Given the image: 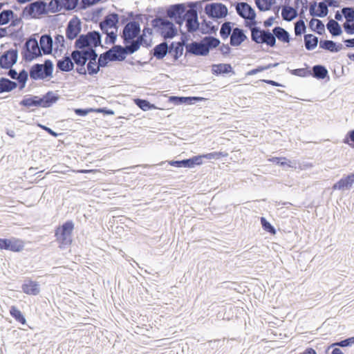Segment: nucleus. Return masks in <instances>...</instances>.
<instances>
[{
	"mask_svg": "<svg viewBox=\"0 0 354 354\" xmlns=\"http://www.w3.org/2000/svg\"><path fill=\"white\" fill-rule=\"evenodd\" d=\"M53 72V64L50 59H46L44 64H35L29 71L30 79L32 80H45L51 77Z\"/></svg>",
	"mask_w": 354,
	"mask_h": 354,
	"instance_id": "1",
	"label": "nucleus"
},
{
	"mask_svg": "<svg viewBox=\"0 0 354 354\" xmlns=\"http://www.w3.org/2000/svg\"><path fill=\"white\" fill-rule=\"evenodd\" d=\"M251 40L257 44H266L270 47H274L276 39L269 29H261L260 27H250Z\"/></svg>",
	"mask_w": 354,
	"mask_h": 354,
	"instance_id": "2",
	"label": "nucleus"
},
{
	"mask_svg": "<svg viewBox=\"0 0 354 354\" xmlns=\"http://www.w3.org/2000/svg\"><path fill=\"white\" fill-rule=\"evenodd\" d=\"M48 13L47 3L43 0H37L26 6L21 15L25 19H39Z\"/></svg>",
	"mask_w": 354,
	"mask_h": 354,
	"instance_id": "3",
	"label": "nucleus"
},
{
	"mask_svg": "<svg viewBox=\"0 0 354 354\" xmlns=\"http://www.w3.org/2000/svg\"><path fill=\"white\" fill-rule=\"evenodd\" d=\"M151 25L154 28H158L160 31L161 35L165 39H172L178 33L174 24L171 21L161 17H157L153 19Z\"/></svg>",
	"mask_w": 354,
	"mask_h": 354,
	"instance_id": "4",
	"label": "nucleus"
},
{
	"mask_svg": "<svg viewBox=\"0 0 354 354\" xmlns=\"http://www.w3.org/2000/svg\"><path fill=\"white\" fill-rule=\"evenodd\" d=\"M41 48L39 46L37 40L30 37L25 42L21 50V55L26 62H31L34 59L41 55Z\"/></svg>",
	"mask_w": 354,
	"mask_h": 354,
	"instance_id": "5",
	"label": "nucleus"
},
{
	"mask_svg": "<svg viewBox=\"0 0 354 354\" xmlns=\"http://www.w3.org/2000/svg\"><path fill=\"white\" fill-rule=\"evenodd\" d=\"M74 223L72 221H67L55 230L57 241L62 245H70L72 242V232Z\"/></svg>",
	"mask_w": 354,
	"mask_h": 354,
	"instance_id": "6",
	"label": "nucleus"
},
{
	"mask_svg": "<svg viewBox=\"0 0 354 354\" xmlns=\"http://www.w3.org/2000/svg\"><path fill=\"white\" fill-rule=\"evenodd\" d=\"M136 48V46L130 47L127 44H124V46L114 45L108 50L111 56L112 62H122L126 59L127 55L133 54Z\"/></svg>",
	"mask_w": 354,
	"mask_h": 354,
	"instance_id": "7",
	"label": "nucleus"
},
{
	"mask_svg": "<svg viewBox=\"0 0 354 354\" xmlns=\"http://www.w3.org/2000/svg\"><path fill=\"white\" fill-rule=\"evenodd\" d=\"M140 33V26L139 21L134 20L127 23L124 26L121 35L123 39V44H129L132 40L135 39Z\"/></svg>",
	"mask_w": 354,
	"mask_h": 354,
	"instance_id": "8",
	"label": "nucleus"
},
{
	"mask_svg": "<svg viewBox=\"0 0 354 354\" xmlns=\"http://www.w3.org/2000/svg\"><path fill=\"white\" fill-rule=\"evenodd\" d=\"M205 12L211 19H222L227 15V8L223 3H212L205 6Z\"/></svg>",
	"mask_w": 354,
	"mask_h": 354,
	"instance_id": "9",
	"label": "nucleus"
},
{
	"mask_svg": "<svg viewBox=\"0 0 354 354\" xmlns=\"http://www.w3.org/2000/svg\"><path fill=\"white\" fill-rule=\"evenodd\" d=\"M188 54L196 56H206L208 53V48H206L203 39L200 41H192L187 46L185 56Z\"/></svg>",
	"mask_w": 354,
	"mask_h": 354,
	"instance_id": "10",
	"label": "nucleus"
},
{
	"mask_svg": "<svg viewBox=\"0 0 354 354\" xmlns=\"http://www.w3.org/2000/svg\"><path fill=\"white\" fill-rule=\"evenodd\" d=\"M18 52L17 49H10L4 52L0 57V67L8 69L17 62Z\"/></svg>",
	"mask_w": 354,
	"mask_h": 354,
	"instance_id": "11",
	"label": "nucleus"
},
{
	"mask_svg": "<svg viewBox=\"0 0 354 354\" xmlns=\"http://www.w3.org/2000/svg\"><path fill=\"white\" fill-rule=\"evenodd\" d=\"M95 49L86 48V50H74L71 53V57L74 64H86L91 58V55L95 53Z\"/></svg>",
	"mask_w": 354,
	"mask_h": 354,
	"instance_id": "12",
	"label": "nucleus"
},
{
	"mask_svg": "<svg viewBox=\"0 0 354 354\" xmlns=\"http://www.w3.org/2000/svg\"><path fill=\"white\" fill-rule=\"evenodd\" d=\"M82 30L81 21L77 17H73L68 23L66 28V37L69 40L75 39Z\"/></svg>",
	"mask_w": 354,
	"mask_h": 354,
	"instance_id": "13",
	"label": "nucleus"
},
{
	"mask_svg": "<svg viewBox=\"0 0 354 354\" xmlns=\"http://www.w3.org/2000/svg\"><path fill=\"white\" fill-rule=\"evenodd\" d=\"M237 14L245 20H253L256 19L255 10L246 2L238 3L236 6Z\"/></svg>",
	"mask_w": 354,
	"mask_h": 354,
	"instance_id": "14",
	"label": "nucleus"
},
{
	"mask_svg": "<svg viewBox=\"0 0 354 354\" xmlns=\"http://www.w3.org/2000/svg\"><path fill=\"white\" fill-rule=\"evenodd\" d=\"M354 183V173L343 176L340 180L333 185L334 190L349 189Z\"/></svg>",
	"mask_w": 354,
	"mask_h": 354,
	"instance_id": "15",
	"label": "nucleus"
},
{
	"mask_svg": "<svg viewBox=\"0 0 354 354\" xmlns=\"http://www.w3.org/2000/svg\"><path fill=\"white\" fill-rule=\"evenodd\" d=\"M22 291L30 295H37L40 292V285L38 282L26 279L21 286Z\"/></svg>",
	"mask_w": 354,
	"mask_h": 354,
	"instance_id": "16",
	"label": "nucleus"
},
{
	"mask_svg": "<svg viewBox=\"0 0 354 354\" xmlns=\"http://www.w3.org/2000/svg\"><path fill=\"white\" fill-rule=\"evenodd\" d=\"M246 39H248V37L243 29L239 28H233L230 41L231 46H239Z\"/></svg>",
	"mask_w": 354,
	"mask_h": 354,
	"instance_id": "17",
	"label": "nucleus"
},
{
	"mask_svg": "<svg viewBox=\"0 0 354 354\" xmlns=\"http://www.w3.org/2000/svg\"><path fill=\"white\" fill-rule=\"evenodd\" d=\"M59 98V96L57 93H54L53 91H48L42 97H39L41 107H50L53 104L57 102Z\"/></svg>",
	"mask_w": 354,
	"mask_h": 354,
	"instance_id": "18",
	"label": "nucleus"
},
{
	"mask_svg": "<svg viewBox=\"0 0 354 354\" xmlns=\"http://www.w3.org/2000/svg\"><path fill=\"white\" fill-rule=\"evenodd\" d=\"M57 68L63 72H70L74 68V62L72 57L64 55L62 59L57 60Z\"/></svg>",
	"mask_w": 354,
	"mask_h": 354,
	"instance_id": "19",
	"label": "nucleus"
},
{
	"mask_svg": "<svg viewBox=\"0 0 354 354\" xmlns=\"http://www.w3.org/2000/svg\"><path fill=\"white\" fill-rule=\"evenodd\" d=\"M24 248V243L21 240L15 237L6 239V250L17 252L23 250Z\"/></svg>",
	"mask_w": 354,
	"mask_h": 354,
	"instance_id": "20",
	"label": "nucleus"
},
{
	"mask_svg": "<svg viewBox=\"0 0 354 354\" xmlns=\"http://www.w3.org/2000/svg\"><path fill=\"white\" fill-rule=\"evenodd\" d=\"M169 45L167 41H162L155 46L152 50V54L157 59H162L167 54H169Z\"/></svg>",
	"mask_w": 354,
	"mask_h": 354,
	"instance_id": "21",
	"label": "nucleus"
},
{
	"mask_svg": "<svg viewBox=\"0 0 354 354\" xmlns=\"http://www.w3.org/2000/svg\"><path fill=\"white\" fill-rule=\"evenodd\" d=\"M319 48L330 53H337L343 48V45L333 40L321 39L319 41Z\"/></svg>",
	"mask_w": 354,
	"mask_h": 354,
	"instance_id": "22",
	"label": "nucleus"
},
{
	"mask_svg": "<svg viewBox=\"0 0 354 354\" xmlns=\"http://www.w3.org/2000/svg\"><path fill=\"white\" fill-rule=\"evenodd\" d=\"M185 10L186 7L184 3H176L169 7L167 10V15L170 19H174L183 15L185 12Z\"/></svg>",
	"mask_w": 354,
	"mask_h": 354,
	"instance_id": "23",
	"label": "nucleus"
},
{
	"mask_svg": "<svg viewBox=\"0 0 354 354\" xmlns=\"http://www.w3.org/2000/svg\"><path fill=\"white\" fill-rule=\"evenodd\" d=\"M53 39L49 35H43L40 37L39 44L41 50L44 55L50 54L53 50Z\"/></svg>",
	"mask_w": 354,
	"mask_h": 354,
	"instance_id": "24",
	"label": "nucleus"
},
{
	"mask_svg": "<svg viewBox=\"0 0 354 354\" xmlns=\"http://www.w3.org/2000/svg\"><path fill=\"white\" fill-rule=\"evenodd\" d=\"M169 55L172 56L173 62H176L182 56L184 46L180 44V43L172 41L169 45Z\"/></svg>",
	"mask_w": 354,
	"mask_h": 354,
	"instance_id": "25",
	"label": "nucleus"
},
{
	"mask_svg": "<svg viewBox=\"0 0 354 354\" xmlns=\"http://www.w3.org/2000/svg\"><path fill=\"white\" fill-rule=\"evenodd\" d=\"M272 33L273 34L274 39L277 38L283 43H289L290 41L289 32L282 27H274L272 30Z\"/></svg>",
	"mask_w": 354,
	"mask_h": 354,
	"instance_id": "26",
	"label": "nucleus"
},
{
	"mask_svg": "<svg viewBox=\"0 0 354 354\" xmlns=\"http://www.w3.org/2000/svg\"><path fill=\"white\" fill-rule=\"evenodd\" d=\"M88 40L89 41L90 48L95 49L96 47L101 45L102 36L101 34L96 30L88 32L86 34Z\"/></svg>",
	"mask_w": 354,
	"mask_h": 354,
	"instance_id": "27",
	"label": "nucleus"
},
{
	"mask_svg": "<svg viewBox=\"0 0 354 354\" xmlns=\"http://www.w3.org/2000/svg\"><path fill=\"white\" fill-rule=\"evenodd\" d=\"M212 73L215 75H220L233 73V69L230 64H218L212 65Z\"/></svg>",
	"mask_w": 354,
	"mask_h": 354,
	"instance_id": "28",
	"label": "nucleus"
},
{
	"mask_svg": "<svg viewBox=\"0 0 354 354\" xmlns=\"http://www.w3.org/2000/svg\"><path fill=\"white\" fill-rule=\"evenodd\" d=\"M98 57V55L95 52V53L91 55V58L88 59L86 68L88 73L90 75H96L100 71V68L97 65V62H96Z\"/></svg>",
	"mask_w": 354,
	"mask_h": 354,
	"instance_id": "29",
	"label": "nucleus"
},
{
	"mask_svg": "<svg viewBox=\"0 0 354 354\" xmlns=\"http://www.w3.org/2000/svg\"><path fill=\"white\" fill-rule=\"evenodd\" d=\"M310 71L311 73L310 75H312L313 77L318 80H324L328 76V74L326 68L324 66L319 64L313 66Z\"/></svg>",
	"mask_w": 354,
	"mask_h": 354,
	"instance_id": "30",
	"label": "nucleus"
},
{
	"mask_svg": "<svg viewBox=\"0 0 354 354\" xmlns=\"http://www.w3.org/2000/svg\"><path fill=\"white\" fill-rule=\"evenodd\" d=\"M298 15L297 10L291 6H284L281 10V17L284 21H291Z\"/></svg>",
	"mask_w": 354,
	"mask_h": 354,
	"instance_id": "31",
	"label": "nucleus"
},
{
	"mask_svg": "<svg viewBox=\"0 0 354 354\" xmlns=\"http://www.w3.org/2000/svg\"><path fill=\"white\" fill-rule=\"evenodd\" d=\"M19 104L28 109L32 106L41 107L39 96L31 95L29 97H25L22 100L20 101Z\"/></svg>",
	"mask_w": 354,
	"mask_h": 354,
	"instance_id": "32",
	"label": "nucleus"
},
{
	"mask_svg": "<svg viewBox=\"0 0 354 354\" xmlns=\"http://www.w3.org/2000/svg\"><path fill=\"white\" fill-rule=\"evenodd\" d=\"M326 28L333 37H337L342 33V30L339 23L333 19H330L326 24Z\"/></svg>",
	"mask_w": 354,
	"mask_h": 354,
	"instance_id": "33",
	"label": "nucleus"
},
{
	"mask_svg": "<svg viewBox=\"0 0 354 354\" xmlns=\"http://www.w3.org/2000/svg\"><path fill=\"white\" fill-rule=\"evenodd\" d=\"M305 48L308 50H312L315 49L319 42L318 37L313 35V34H306L304 37Z\"/></svg>",
	"mask_w": 354,
	"mask_h": 354,
	"instance_id": "34",
	"label": "nucleus"
},
{
	"mask_svg": "<svg viewBox=\"0 0 354 354\" xmlns=\"http://www.w3.org/2000/svg\"><path fill=\"white\" fill-rule=\"evenodd\" d=\"M197 3L198 2H189L188 3L189 9L187 11L185 10V12L183 14L185 21L198 19Z\"/></svg>",
	"mask_w": 354,
	"mask_h": 354,
	"instance_id": "35",
	"label": "nucleus"
},
{
	"mask_svg": "<svg viewBox=\"0 0 354 354\" xmlns=\"http://www.w3.org/2000/svg\"><path fill=\"white\" fill-rule=\"evenodd\" d=\"M102 21L110 28H117L119 22V15L115 12L109 13L104 17Z\"/></svg>",
	"mask_w": 354,
	"mask_h": 354,
	"instance_id": "36",
	"label": "nucleus"
},
{
	"mask_svg": "<svg viewBox=\"0 0 354 354\" xmlns=\"http://www.w3.org/2000/svg\"><path fill=\"white\" fill-rule=\"evenodd\" d=\"M0 84L3 93L10 92L17 86V82L6 77H1Z\"/></svg>",
	"mask_w": 354,
	"mask_h": 354,
	"instance_id": "37",
	"label": "nucleus"
},
{
	"mask_svg": "<svg viewBox=\"0 0 354 354\" xmlns=\"http://www.w3.org/2000/svg\"><path fill=\"white\" fill-rule=\"evenodd\" d=\"M75 47L77 50H86L90 48L89 41L86 34L80 35L75 42Z\"/></svg>",
	"mask_w": 354,
	"mask_h": 354,
	"instance_id": "38",
	"label": "nucleus"
},
{
	"mask_svg": "<svg viewBox=\"0 0 354 354\" xmlns=\"http://www.w3.org/2000/svg\"><path fill=\"white\" fill-rule=\"evenodd\" d=\"M10 315L18 322L24 325L26 319L22 313L15 306H12L10 308Z\"/></svg>",
	"mask_w": 354,
	"mask_h": 354,
	"instance_id": "39",
	"label": "nucleus"
},
{
	"mask_svg": "<svg viewBox=\"0 0 354 354\" xmlns=\"http://www.w3.org/2000/svg\"><path fill=\"white\" fill-rule=\"evenodd\" d=\"M217 30V26L212 25L211 21L204 20L201 23L200 31L202 34H212Z\"/></svg>",
	"mask_w": 354,
	"mask_h": 354,
	"instance_id": "40",
	"label": "nucleus"
},
{
	"mask_svg": "<svg viewBox=\"0 0 354 354\" xmlns=\"http://www.w3.org/2000/svg\"><path fill=\"white\" fill-rule=\"evenodd\" d=\"M183 163L185 168H193L196 165H202L203 161H201V156L198 155L194 156L190 158L184 159Z\"/></svg>",
	"mask_w": 354,
	"mask_h": 354,
	"instance_id": "41",
	"label": "nucleus"
},
{
	"mask_svg": "<svg viewBox=\"0 0 354 354\" xmlns=\"http://www.w3.org/2000/svg\"><path fill=\"white\" fill-rule=\"evenodd\" d=\"M233 29H232V23L230 21L224 22L220 29V35L223 39H226L231 36Z\"/></svg>",
	"mask_w": 354,
	"mask_h": 354,
	"instance_id": "42",
	"label": "nucleus"
},
{
	"mask_svg": "<svg viewBox=\"0 0 354 354\" xmlns=\"http://www.w3.org/2000/svg\"><path fill=\"white\" fill-rule=\"evenodd\" d=\"M205 44L206 48H208V53L210 49L214 48L219 46L220 40L212 36H206L203 38Z\"/></svg>",
	"mask_w": 354,
	"mask_h": 354,
	"instance_id": "43",
	"label": "nucleus"
},
{
	"mask_svg": "<svg viewBox=\"0 0 354 354\" xmlns=\"http://www.w3.org/2000/svg\"><path fill=\"white\" fill-rule=\"evenodd\" d=\"M15 15L12 10H3L0 12V26L7 24Z\"/></svg>",
	"mask_w": 354,
	"mask_h": 354,
	"instance_id": "44",
	"label": "nucleus"
},
{
	"mask_svg": "<svg viewBox=\"0 0 354 354\" xmlns=\"http://www.w3.org/2000/svg\"><path fill=\"white\" fill-rule=\"evenodd\" d=\"M62 10L70 11L75 9L79 3V0H59Z\"/></svg>",
	"mask_w": 354,
	"mask_h": 354,
	"instance_id": "45",
	"label": "nucleus"
},
{
	"mask_svg": "<svg viewBox=\"0 0 354 354\" xmlns=\"http://www.w3.org/2000/svg\"><path fill=\"white\" fill-rule=\"evenodd\" d=\"M135 104L142 111H149L155 107V106L151 104L148 100L144 99L136 98L134 100Z\"/></svg>",
	"mask_w": 354,
	"mask_h": 354,
	"instance_id": "46",
	"label": "nucleus"
},
{
	"mask_svg": "<svg viewBox=\"0 0 354 354\" xmlns=\"http://www.w3.org/2000/svg\"><path fill=\"white\" fill-rule=\"evenodd\" d=\"M109 62H112V58L109 50H106L99 56L97 65L100 68L106 67Z\"/></svg>",
	"mask_w": 354,
	"mask_h": 354,
	"instance_id": "47",
	"label": "nucleus"
},
{
	"mask_svg": "<svg viewBox=\"0 0 354 354\" xmlns=\"http://www.w3.org/2000/svg\"><path fill=\"white\" fill-rule=\"evenodd\" d=\"M255 4L260 11L270 10L273 2L272 0H255Z\"/></svg>",
	"mask_w": 354,
	"mask_h": 354,
	"instance_id": "48",
	"label": "nucleus"
},
{
	"mask_svg": "<svg viewBox=\"0 0 354 354\" xmlns=\"http://www.w3.org/2000/svg\"><path fill=\"white\" fill-rule=\"evenodd\" d=\"M328 13V8L326 1H320L318 3L317 11H316L315 17L323 18Z\"/></svg>",
	"mask_w": 354,
	"mask_h": 354,
	"instance_id": "49",
	"label": "nucleus"
},
{
	"mask_svg": "<svg viewBox=\"0 0 354 354\" xmlns=\"http://www.w3.org/2000/svg\"><path fill=\"white\" fill-rule=\"evenodd\" d=\"M28 78V73L25 69H22L17 73V80L19 84V89L22 90L25 86Z\"/></svg>",
	"mask_w": 354,
	"mask_h": 354,
	"instance_id": "50",
	"label": "nucleus"
},
{
	"mask_svg": "<svg viewBox=\"0 0 354 354\" xmlns=\"http://www.w3.org/2000/svg\"><path fill=\"white\" fill-rule=\"evenodd\" d=\"M306 30L305 22L302 19L297 20L295 23V34L296 36H301Z\"/></svg>",
	"mask_w": 354,
	"mask_h": 354,
	"instance_id": "51",
	"label": "nucleus"
},
{
	"mask_svg": "<svg viewBox=\"0 0 354 354\" xmlns=\"http://www.w3.org/2000/svg\"><path fill=\"white\" fill-rule=\"evenodd\" d=\"M59 0H51L47 3V9L48 12L55 13L62 10V6Z\"/></svg>",
	"mask_w": 354,
	"mask_h": 354,
	"instance_id": "52",
	"label": "nucleus"
},
{
	"mask_svg": "<svg viewBox=\"0 0 354 354\" xmlns=\"http://www.w3.org/2000/svg\"><path fill=\"white\" fill-rule=\"evenodd\" d=\"M185 26L187 28V30L190 33H194L198 30H200V24L198 19L194 20H189L185 21Z\"/></svg>",
	"mask_w": 354,
	"mask_h": 354,
	"instance_id": "53",
	"label": "nucleus"
},
{
	"mask_svg": "<svg viewBox=\"0 0 354 354\" xmlns=\"http://www.w3.org/2000/svg\"><path fill=\"white\" fill-rule=\"evenodd\" d=\"M199 156H201V161H203V158H206L208 160H211V159L218 160V159L221 158V157L227 156V153H225V152H222V151H218V152L214 151V152L203 154V155H199Z\"/></svg>",
	"mask_w": 354,
	"mask_h": 354,
	"instance_id": "54",
	"label": "nucleus"
},
{
	"mask_svg": "<svg viewBox=\"0 0 354 354\" xmlns=\"http://www.w3.org/2000/svg\"><path fill=\"white\" fill-rule=\"evenodd\" d=\"M278 65H279V63H274V64H269L266 66H259L257 67L256 68H254V69H252L251 71H250L248 73V74L249 75H253L258 73L262 72L263 71L268 70L272 68H274V67L277 66Z\"/></svg>",
	"mask_w": 354,
	"mask_h": 354,
	"instance_id": "55",
	"label": "nucleus"
},
{
	"mask_svg": "<svg viewBox=\"0 0 354 354\" xmlns=\"http://www.w3.org/2000/svg\"><path fill=\"white\" fill-rule=\"evenodd\" d=\"M342 13L346 19V21H354V8L344 7L342 9Z\"/></svg>",
	"mask_w": 354,
	"mask_h": 354,
	"instance_id": "56",
	"label": "nucleus"
},
{
	"mask_svg": "<svg viewBox=\"0 0 354 354\" xmlns=\"http://www.w3.org/2000/svg\"><path fill=\"white\" fill-rule=\"evenodd\" d=\"M145 33H142V35L139 34L135 39L132 40L131 43L129 44L130 47L133 46H137L135 50V53L140 49V46L143 44L144 41H145Z\"/></svg>",
	"mask_w": 354,
	"mask_h": 354,
	"instance_id": "57",
	"label": "nucleus"
},
{
	"mask_svg": "<svg viewBox=\"0 0 354 354\" xmlns=\"http://www.w3.org/2000/svg\"><path fill=\"white\" fill-rule=\"evenodd\" d=\"M354 344V337H348L345 339L333 343L331 346L347 347Z\"/></svg>",
	"mask_w": 354,
	"mask_h": 354,
	"instance_id": "58",
	"label": "nucleus"
},
{
	"mask_svg": "<svg viewBox=\"0 0 354 354\" xmlns=\"http://www.w3.org/2000/svg\"><path fill=\"white\" fill-rule=\"evenodd\" d=\"M290 73L292 75L299 76V77H307L310 76L311 71L308 70L307 68H297L290 70Z\"/></svg>",
	"mask_w": 354,
	"mask_h": 354,
	"instance_id": "59",
	"label": "nucleus"
},
{
	"mask_svg": "<svg viewBox=\"0 0 354 354\" xmlns=\"http://www.w3.org/2000/svg\"><path fill=\"white\" fill-rule=\"evenodd\" d=\"M261 223L264 230L271 234L275 233L274 227L264 217L261 218Z\"/></svg>",
	"mask_w": 354,
	"mask_h": 354,
	"instance_id": "60",
	"label": "nucleus"
},
{
	"mask_svg": "<svg viewBox=\"0 0 354 354\" xmlns=\"http://www.w3.org/2000/svg\"><path fill=\"white\" fill-rule=\"evenodd\" d=\"M343 142L354 149V129L349 131L346 133Z\"/></svg>",
	"mask_w": 354,
	"mask_h": 354,
	"instance_id": "61",
	"label": "nucleus"
},
{
	"mask_svg": "<svg viewBox=\"0 0 354 354\" xmlns=\"http://www.w3.org/2000/svg\"><path fill=\"white\" fill-rule=\"evenodd\" d=\"M314 32L317 33L318 35H322L325 32V26L322 21L320 19H317L316 21V25L313 30Z\"/></svg>",
	"mask_w": 354,
	"mask_h": 354,
	"instance_id": "62",
	"label": "nucleus"
},
{
	"mask_svg": "<svg viewBox=\"0 0 354 354\" xmlns=\"http://www.w3.org/2000/svg\"><path fill=\"white\" fill-rule=\"evenodd\" d=\"M353 21H345L343 24L344 31L348 35L354 34V23Z\"/></svg>",
	"mask_w": 354,
	"mask_h": 354,
	"instance_id": "63",
	"label": "nucleus"
},
{
	"mask_svg": "<svg viewBox=\"0 0 354 354\" xmlns=\"http://www.w3.org/2000/svg\"><path fill=\"white\" fill-rule=\"evenodd\" d=\"M100 1L101 0H81L80 8L86 9L87 8H89V7L96 4L97 2Z\"/></svg>",
	"mask_w": 354,
	"mask_h": 354,
	"instance_id": "64",
	"label": "nucleus"
}]
</instances>
